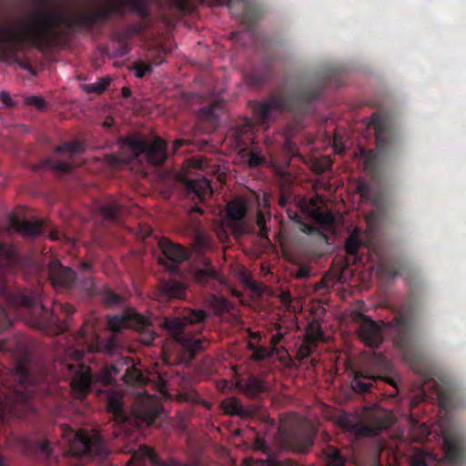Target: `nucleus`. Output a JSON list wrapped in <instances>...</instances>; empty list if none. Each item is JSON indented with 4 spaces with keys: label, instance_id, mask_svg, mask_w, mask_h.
I'll list each match as a JSON object with an SVG mask.
<instances>
[{
    "label": "nucleus",
    "instance_id": "nucleus-33",
    "mask_svg": "<svg viewBox=\"0 0 466 466\" xmlns=\"http://www.w3.org/2000/svg\"><path fill=\"white\" fill-rule=\"evenodd\" d=\"M187 291L182 281L167 280L162 283V292L168 298H184Z\"/></svg>",
    "mask_w": 466,
    "mask_h": 466
},
{
    "label": "nucleus",
    "instance_id": "nucleus-48",
    "mask_svg": "<svg viewBox=\"0 0 466 466\" xmlns=\"http://www.w3.org/2000/svg\"><path fill=\"white\" fill-rule=\"evenodd\" d=\"M25 103L26 105L35 106L38 109H46V103L43 96H38V95H31L30 96H25Z\"/></svg>",
    "mask_w": 466,
    "mask_h": 466
},
{
    "label": "nucleus",
    "instance_id": "nucleus-59",
    "mask_svg": "<svg viewBox=\"0 0 466 466\" xmlns=\"http://www.w3.org/2000/svg\"><path fill=\"white\" fill-rule=\"evenodd\" d=\"M310 271L307 267H299L297 271V278H309Z\"/></svg>",
    "mask_w": 466,
    "mask_h": 466
},
{
    "label": "nucleus",
    "instance_id": "nucleus-39",
    "mask_svg": "<svg viewBox=\"0 0 466 466\" xmlns=\"http://www.w3.org/2000/svg\"><path fill=\"white\" fill-rule=\"evenodd\" d=\"M111 82V76H102V78L97 79V81L95 83L82 85V89L86 92H96V94H102V92L106 91Z\"/></svg>",
    "mask_w": 466,
    "mask_h": 466
},
{
    "label": "nucleus",
    "instance_id": "nucleus-16",
    "mask_svg": "<svg viewBox=\"0 0 466 466\" xmlns=\"http://www.w3.org/2000/svg\"><path fill=\"white\" fill-rule=\"evenodd\" d=\"M48 278L56 289H70L74 288L77 275L72 268L63 267L60 261H51L48 267Z\"/></svg>",
    "mask_w": 466,
    "mask_h": 466
},
{
    "label": "nucleus",
    "instance_id": "nucleus-6",
    "mask_svg": "<svg viewBox=\"0 0 466 466\" xmlns=\"http://www.w3.org/2000/svg\"><path fill=\"white\" fill-rule=\"evenodd\" d=\"M208 312L203 309H192L186 316L181 318H164L161 320V326L171 335V337L179 342L182 347V357L187 360H193L198 352L207 349L209 341L206 338H195V336H187L184 334L187 323H197L207 319Z\"/></svg>",
    "mask_w": 466,
    "mask_h": 466
},
{
    "label": "nucleus",
    "instance_id": "nucleus-56",
    "mask_svg": "<svg viewBox=\"0 0 466 466\" xmlns=\"http://www.w3.org/2000/svg\"><path fill=\"white\" fill-rule=\"evenodd\" d=\"M214 305L219 308V309H228V300L224 299V297H215Z\"/></svg>",
    "mask_w": 466,
    "mask_h": 466
},
{
    "label": "nucleus",
    "instance_id": "nucleus-5",
    "mask_svg": "<svg viewBox=\"0 0 466 466\" xmlns=\"http://www.w3.org/2000/svg\"><path fill=\"white\" fill-rule=\"evenodd\" d=\"M13 378L17 381V385L9 387L4 398L0 399V419H3L6 409L21 417L35 410L33 405L35 379L25 361L17 363Z\"/></svg>",
    "mask_w": 466,
    "mask_h": 466
},
{
    "label": "nucleus",
    "instance_id": "nucleus-29",
    "mask_svg": "<svg viewBox=\"0 0 466 466\" xmlns=\"http://www.w3.org/2000/svg\"><path fill=\"white\" fill-rule=\"evenodd\" d=\"M403 270H405V265L400 259H384L377 268L378 274L386 279H395Z\"/></svg>",
    "mask_w": 466,
    "mask_h": 466
},
{
    "label": "nucleus",
    "instance_id": "nucleus-11",
    "mask_svg": "<svg viewBox=\"0 0 466 466\" xmlns=\"http://www.w3.org/2000/svg\"><path fill=\"white\" fill-rule=\"evenodd\" d=\"M444 459L449 466H465L466 440L461 432L442 430Z\"/></svg>",
    "mask_w": 466,
    "mask_h": 466
},
{
    "label": "nucleus",
    "instance_id": "nucleus-21",
    "mask_svg": "<svg viewBox=\"0 0 466 466\" xmlns=\"http://www.w3.org/2000/svg\"><path fill=\"white\" fill-rule=\"evenodd\" d=\"M393 423V419L389 414H375L366 424H360L358 431L363 435H378L383 429H389Z\"/></svg>",
    "mask_w": 466,
    "mask_h": 466
},
{
    "label": "nucleus",
    "instance_id": "nucleus-60",
    "mask_svg": "<svg viewBox=\"0 0 466 466\" xmlns=\"http://www.w3.org/2000/svg\"><path fill=\"white\" fill-rule=\"evenodd\" d=\"M39 448L43 452H46V454H51V443L50 441H47V440H46V441H42V443L39 445Z\"/></svg>",
    "mask_w": 466,
    "mask_h": 466
},
{
    "label": "nucleus",
    "instance_id": "nucleus-31",
    "mask_svg": "<svg viewBox=\"0 0 466 466\" xmlns=\"http://www.w3.org/2000/svg\"><path fill=\"white\" fill-rule=\"evenodd\" d=\"M221 409L228 415H238V417H250L252 410L244 408L241 400L237 397H228L220 403Z\"/></svg>",
    "mask_w": 466,
    "mask_h": 466
},
{
    "label": "nucleus",
    "instance_id": "nucleus-43",
    "mask_svg": "<svg viewBox=\"0 0 466 466\" xmlns=\"http://www.w3.org/2000/svg\"><path fill=\"white\" fill-rule=\"evenodd\" d=\"M356 191L360 194L361 198L365 199H370L372 196V188L371 185H370L369 181L363 180V178H360L357 181L356 185Z\"/></svg>",
    "mask_w": 466,
    "mask_h": 466
},
{
    "label": "nucleus",
    "instance_id": "nucleus-22",
    "mask_svg": "<svg viewBox=\"0 0 466 466\" xmlns=\"http://www.w3.org/2000/svg\"><path fill=\"white\" fill-rule=\"evenodd\" d=\"M7 66H11L23 77H32L37 76L40 70H43L45 65L43 61H33V59H5Z\"/></svg>",
    "mask_w": 466,
    "mask_h": 466
},
{
    "label": "nucleus",
    "instance_id": "nucleus-7",
    "mask_svg": "<svg viewBox=\"0 0 466 466\" xmlns=\"http://www.w3.org/2000/svg\"><path fill=\"white\" fill-rule=\"evenodd\" d=\"M120 144L123 148L130 151L129 158L142 156L151 166H162L168 157L167 142L159 136L153 139H146L141 136H126L121 137Z\"/></svg>",
    "mask_w": 466,
    "mask_h": 466
},
{
    "label": "nucleus",
    "instance_id": "nucleus-28",
    "mask_svg": "<svg viewBox=\"0 0 466 466\" xmlns=\"http://www.w3.org/2000/svg\"><path fill=\"white\" fill-rule=\"evenodd\" d=\"M193 278L202 286H215L216 282L219 281L218 273L210 261H205L202 268H197L193 272Z\"/></svg>",
    "mask_w": 466,
    "mask_h": 466
},
{
    "label": "nucleus",
    "instance_id": "nucleus-13",
    "mask_svg": "<svg viewBox=\"0 0 466 466\" xmlns=\"http://www.w3.org/2000/svg\"><path fill=\"white\" fill-rule=\"evenodd\" d=\"M162 411L161 404L155 395L138 393L132 405V417L137 423L152 425Z\"/></svg>",
    "mask_w": 466,
    "mask_h": 466
},
{
    "label": "nucleus",
    "instance_id": "nucleus-23",
    "mask_svg": "<svg viewBox=\"0 0 466 466\" xmlns=\"http://www.w3.org/2000/svg\"><path fill=\"white\" fill-rule=\"evenodd\" d=\"M370 124L375 131L377 147L379 148H386L390 141V137L384 116L376 112L372 114Z\"/></svg>",
    "mask_w": 466,
    "mask_h": 466
},
{
    "label": "nucleus",
    "instance_id": "nucleus-17",
    "mask_svg": "<svg viewBox=\"0 0 466 466\" xmlns=\"http://www.w3.org/2000/svg\"><path fill=\"white\" fill-rule=\"evenodd\" d=\"M360 318L361 321L358 329L359 337L369 347H373V349L380 347L384 340L380 324L364 314H360Z\"/></svg>",
    "mask_w": 466,
    "mask_h": 466
},
{
    "label": "nucleus",
    "instance_id": "nucleus-58",
    "mask_svg": "<svg viewBox=\"0 0 466 466\" xmlns=\"http://www.w3.org/2000/svg\"><path fill=\"white\" fill-rule=\"evenodd\" d=\"M145 25L143 24H134V25H131L128 30L130 33H133V35H138V33H142L144 31Z\"/></svg>",
    "mask_w": 466,
    "mask_h": 466
},
{
    "label": "nucleus",
    "instance_id": "nucleus-26",
    "mask_svg": "<svg viewBox=\"0 0 466 466\" xmlns=\"http://www.w3.org/2000/svg\"><path fill=\"white\" fill-rule=\"evenodd\" d=\"M323 331L320 326H316L310 332H307L302 343L297 350V357L299 359L309 358L314 352L319 339H322Z\"/></svg>",
    "mask_w": 466,
    "mask_h": 466
},
{
    "label": "nucleus",
    "instance_id": "nucleus-27",
    "mask_svg": "<svg viewBox=\"0 0 466 466\" xmlns=\"http://www.w3.org/2000/svg\"><path fill=\"white\" fill-rule=\"evenodd\" d=\"M226 212L228 218L231 221H234L236 230L244 231L242 220L248 212L247 205L243 204L241 200H231V202H228L226 206Z\"/></svg>",
    "mask_w": 466,
    "mask_h": 466
},
{
    "label": "nucleus",
    "instance_id": "nucleus-44",
    "mask_svg": "<svg viewBox=\"0 0 466 466\" xmlns=\"http://www.w3.org/2000/svg\"><path fill=\"white\" fill-rule=\"evenodd\" d=\"M361 241H360L358 236L350 234L345 242V249L348 254H357L360 247Z\"/></svg>",
    "mask_w": 466,
    "mask_h": 466
},
{
    "label": "nucleus",
    "instance_id": "nucleus-2",
    "mask_svg": "<svg viewBox=\"0 0 466 466\" xmlns=\"http://www.w3.org/2000/svg\"><path fill=\"white\" fill-rule=\"evenodd\" d=\"M284 84H293L294 87L289 93L285 91H274L270 93L267 100H251L248 106L254 116V119L244 116L237 124L233 130L237 143L241 145L245 143L244 135H248L252 130L254 122L258 125H268L272 119L273 110L298 111V106L301 103H310L320 96L326 86H341V69H325L310 76H295V78L284 79Z\"/></svg>",
    "mask_w": 466,
    "mask_h": 466
},
{
    "label": "nucleus",
    "instance_id": "nucleus-14",
    "mask_svg": "<svg viewBox=\"0 0 466 466\" xmlns=\"http://www.w3.org/2000/svg\"><path fill=\"white\" fill-rule=\"evenodd\" d=\"M158 247L163 254V258H159V262L172 274H177L180 268L179 264L187 260L190 253L185 246L171 241L168 238H160Z\"/></svg>",
    "mask_w": 466,
    "mask_h": 466
},
{
    "label": "nucleus",
    "instance_id": "nucleus-50",
    "mask_svg": "<svg viewBox=\"0 0 466 466\" xmlns=\"http://www.w3.org/2000/svg\"><path fill=\"white\" fill-rule=\"evenodd\" d=\"M261 466H297V463L292 461V460H276V458H270Z\"/></svg>",
    "mask_w": 466,
    "mask_h": 466
},
{
    "label": "nucleus",
    "instance_id": "nucleus-25",
    "mask_svg": "<svg viewBox=\"0 0 466 466\" xmlns=\"http://www.w3.org/2000/svg\"><path fill=\"white\" fill-rule=\"evenodd\" d=\"M107 410L112 414L114 420L119 425L127 423L131 419L126 412L121 395L118 393H109L106 400Z\"/></svg>",
    "mask_w": 466,
    "mask_h": 466
},
{
    "label": "nucleus",
    "instance_id": "nucleus-57",
    "mask_svg": "<svg viewBox=\"0 0 466 466\" xmlns=\"http://www.w3.org/2000/svg\"><path fill=\"white\" fill-rule=\"evenodd\" d=\"M0 99L5 106H15V105L10 93H8V91H5V90L0 91Z\"/></svg>",
    "mask_w": 466,
    "mask_h": 466
},
{
    "label": "nucleus",
    "instance_id": "nucleus-55",
    "mask_svg": "<svg viewBox=\"0 0 466 466\" xmlns=\"http://www.w3.org/2000/svg\"><path fill=\"white\" fill-rule=\"evenodd\" d=\"M286 214L289 216V218L292 221H295L299 225H301L302 222V216L299 214L298 210H294V208H291V207H288L286 208Z\"/></svg>",
    "mask_w": 466,
    "mask_h": 466
},
{
    "label": "nucleus",
    "instance_id": "nucleus-61",
    "mask_svg": "<svg viewBox=\"0 0 466 466\" xmlns=\"http://www.w3.org/2000/svg\"><path fill=\"white\" fill-rule=\"evenodd\" d=\"M79 268L81 270H93L94 266L93 263H90V261H81L79 263Z\"/></svg>",
    "mask_w": 466,
    "mask_h": 466
},
{
    "label": "nucleus",
    "instance_id": "nucleus-12",
    "mask_svg": "<svg viewBox=\"0 0 466 466\" xmlns=\"http://www.w3.org/2000/svg\"><path fill=\"white\" fill-rule=\"evenodd\" d=\"M386 327L393 329L395 331L393 337L394 344L403 352L406 359H410L414 341L411 321L409 316L399 314L390 322H387Z\"/></svg>",
    "mask_w": 466,
    "mask_h": 466
},
{
    "label": "nucleus",
    "instance_id": "nucleus-51",
    "mask_svg": "<svg viewBox=\"0 0 466 466\" xmlns=\"http://www.w3.org/2000/svg\"><path fill=\"white\" fill-rule=\"evenodd\" d=\"M300 230H302L304 233H307L308 235H323L321 230L319 229L317 226H312V224H307V222H304L302 217Z\"/></svg>",
    "mask_w": 466,
    "mask_h": 466
},
{
    "label": "nucleus",
    "instance_id": "nucleus-9",
    "mask_svg": "<svg viewBox=\"0 0 466 466\" xmlns=\"http://www.w3.org/2000/svg\"><path fill=\"white\" fill-rule=\"evenodd\" d=\"M370 369L371 370L368 371L355 372L354 378L351 380L352 390L359 393H367V391H370L373 381H378V380H382V381L396 386V382H394L393 379L385 377L386 372L390 370L391 364L390 360L384 357V355H381V353L375 355V357L371 359Z\"/></svg>",
    "mask_w": 466,
    "mask_h": 466
},
{
    "label": "nucleus",
    "instance_id": "nucleus-62",
    "mask_svg": "<svg viewBox=\"0 0 466 466\" xmlns=\"http://www.w3.org/2000/svg\"><path fill=\"white\" fill-rule=\"evenodd\" d=\"M187 139H177L173 142V152H177L179 150L180 147L182 145H185V143H187Z\"/></svg>",
    "mask_w": 466,
    "mask_h": 466
},
{
    "label": "nucleus",
    "instance_id": "nucleus-37",
    "mask_svg": "<svg viewBox=\"0 0 466 466\" xmlns=\"http://www.w3.org/2000/svg\"><path fill=\"white\" fill-rule=\"evenodd\" d=\"M101 299L106 307H118L124 303L125 299L114 292L110 287H104L100 292Z\"/></svg>",
    "mask_w": 466,
    "mask_h": 466
},
{
    "label": "nucleus",
    "instance_id": "nucleus-42",
    "mask_svg": "<svg viewBox=\"0 0 466 466\" xmlns=\"http://www.w3.org/2000/svg\"><path fill=\"white\" fill-rule=\"evenodd\" d=\"M364 168L370 172V174H377L379 170V161L374 151H370V153L365 155Z\"/></svg>",
    "mask_w": 466,
    "mask_h": 466
},
{
    "label": "nucleus",
    "instance_id": "nucleus-1",
    "mask_svg": "<svg viewBox=\"0 0 466 466\" xmlns=\"http://www.w3.org/2000/svg\"><path fill=\"white\" fill-rule=\"evenodd\" d=\"M148 320L134 309H125L120 314H115L107 319V326L110 333L106 338H101L95 330L94 322L86 320L80 329L73 335L75 346H69L66 349V354L69 358L75 359L76 364L64 361L63 365L72 375L71 389L74 396L76 398H85L91 390L93 383V374L90 367L80 363L86 350L89 352H107L112 354L116 350L118 342L116 332H120L126 327L131 329H142L147 325Z\"/></svg>",
    "mask_w": 466,
    "mask_h": 466
},
{
    "label": "nucleus",
    "instance_id": "nucleus-40",
    "mask_svg": "<svg viewBox=\"0 0 466 466\" xmlns=\"http://www.w3.org/2000/svg\"><path fill=\"white\" fill-rule=\"evenodd\" d=\"M124 380L127 384H146L147 379L145 375H143L140 370L135 369V367H131L130 369H127L124 373Z\"/></svg>",
    "mask_w": 466,
    "mask_h": 466
},
{
    "label": "nucleus",
    "instance_id": "nucleus-10",
    "mask_svg": "<svg viewBox=\"0 0 466 466\" xmlns=\"http://www.w3.org/2000/svg\"><path fill=\"white\" fill-rule=\"evenodd\" d=\"M279 434L283 447L305 454L315 442L316 432L309 424H296L291 428H280Z\"/></svg>",
    "mask_w": 466,
    "mask_h": 466
},
{
    "label": "nucleus",
    "instance_id": "nucleus-46",
    "mask_svg": "<svg viewBox=\"0 0 466 466\" xmlns=\"http://www.w3.org/2000/svg\"><path fill=\"white\" fill-rule=\"evenodd\" d=\"M249 348L252 350V358L256 359V360H263V359L268 358L270 356V351L268 348H263V346H254V344H249Z\"/></svg>",
    "mask_w": 466,
    "mask_h": 466
},
{
    "label": "nucleus",
    "instance_id": "nucleus-3",
    "mask_svg": "<svg viewBox=\"0 0 466 466\" xmlns=\"http://www.w3.org/2000/svg\"><path fill=\"white\" fill-rule=\"evenodd\" d=\"M47 0H39V45L50 43L57 36L59 28L92 29L98 23H106L113 15L125 17L127 7L140 17H147L148 5L146 0H115L104 3L97 8H89L80 14H63L59 10L46 7Z\"/></svg>",
    "mask_w": 466,
    "mask_h": 466
},
{
    "label": "nucleus",
    "instance_id": "nucleus-47",
    "mask_svg": "<svg viewBox=\"0 0 466 466\" xmlns=\"http://www.w3.org/2000/svg\"><path fill=\"white\" fill-rule=\"evenodd\" d=\"M153 466H188L185 465V463H181V461H177V460H161L158 457L157 453H156L155 450H153Z\"/></svg>",
    "mask_w": 466,
    "mask_h": 466
},
{
    "label": "nucleus",
    "instance_id": "nucleus-45",
    "mask_svg": "<svg viewBox=\"0 0 466 466\" xmlns=\"http://www.w3.org/2000/svg\"><path fill=\"white\" fill-rule=\"evenodd\" d=\"M132 69L134 70L135 76H137V77H144L147 72L152 70V66L146 65L144 61H140V59H138V61L134 62Z\"/></svg>",
    "mask_w": 466,
    "mask_h": 466
},
{
    "label": "nucleus",
    "instance_id": "nucleus-4",
    "mask_svg": "<svg viewBox=\"0 0 466 466\" xmlns=\"http://www.w3.org/2000/svg\"><path fill=\"white\" fill-rule=\"evenodd\" d=\"M15 262V248L10 244H0V330L11 327L22 313H29L34 325L46 329L50 327V310L43 302L40 289L11 292L4 280L5 269L12 268Z\"/></svg>",
    "mask_w": 466,
    "mask_h": 466
},
{
    "label": "nucleus",
    "instance_id": "nucleus-15",
    "mask_svg": "<svg viewBox=\"0 0 466 466\" xmlns=\"http://www.w3.org/2000/svg\"><path fill=\"white\" fill-rule=\"evenodd\" d=\"M234 1L235 0H218V4H226L228 9H233ZM242 2L244 5L242 14L240 15V21L248 31H251V29L255 28L258 21L261 19L264 10L259 5L252 3L251 0H242ZM172 3L181 11H187L189 6L188 0H172Z\"/></svg>",
    "mask_w": 466,
    "mask_h": 466
},
{
    "label": "nucleus",
    "instance_id": "nucleus-32",
    "mask_svg": "<svg viewBox=\"0 0 466 466\" xmlns=\"http://www.w3.org/2000/svg\"><path fill=\"white\" fill-rule=\"evenodd\" d=\"M310 216L319 226V228L323 234L322 237H326L323 230H331L335 222L334 214H332L330 210H327L326 212H323V210H312Z\"/></svg>",
    "mask_w": 466,
    "mask_h": 466
},
{
    "label": "nucleus",
    "instance_id": "nucleus-34",
    "mask_svg": "<svg viewBox=\"0 0 466 466\" xmlns=\"http://www.w3.org/2000/svg\"><path fill=\"white\" fill-rule=\"evenodd\" d=\"M42 167H48L49 168H53L56 172L63 174V172H70L73 166L70 161H66V159H61V157H48L42 165L35 166V168L38 170V168H42Z\"/></svg>",
    "mask_w": 466,
    "mask_h": 466
},
{
    "label": "nucleus",
    "instance_id": "nucleus-41",
    "mask_svg": "<svg viewBox=\"0 0 466 466\" xmlns=\"http://www.w3.org/2000/svg\"><path fill=\"white\" fill-rule=\"evenodd\" d=\"M81 150H83V144L80 141L65 142L55 149L57 154H67L69 157L78 154Z\"/></svg>",
    "mask_w": 466,
    "mask_h": 466
},
{
    "label": "nucleus",
    "instance_id": "nucleus-19",
    "mask_svg": "<svg viewBox=\"0 0 466 466\" xmlns=\"http://www.w3.org/2000/svg\"><path fill=\"white\" fill-rule=\"evenodd\" d=\"M236 388L249 398H259L260 394L268 390L265 380L257 375H248L246 379H238Z\"/></svg>",
    "mask_w": 466,
    "mask_h": 466
},
{
    "label": "nucleus",
    "instance_id": "nucleus-53",
    "mask_svg": "<svg viewBox=\"0 0 466 466\" xmlns=\"http://www.w3.org/2000/svg\"><path fill=\"white\" fill-rule=\"evenodd\" d=\"M82 288L86 291V293H97V288L93 279H86V280L82 281Z\"/></svg>",
    "mask_w": 466,
    "mask_h": 466
},
{
    "label": "nucleus",
    "instance_id": "nucleus-52",
    "mask_svg": "<svg viewBox=\"0 0 466 466\" xmlns=\"http://www.w3.org/2000/svg\"><path fill=\"white\" fill-rule=\"evenodd\" d=\"M257 224L259 228V236L261 238H268V230L267 227V222L263 216H258L257 218Z\"/></svg>",
    "mask_w": 466,
    "mask_h": 466
},
{
    "label": "nucleus",
    "instance_id": "nucleus-30",
    "mask_svg": "<svg viewBox=\"0 0 466 466\" xmlns=\"http://www.w3.org/2000/svg\"><path fill=\"white\" fill-rule=\"evenodd\" d=\"M321 456L325 466H346V458L337 446L326 444L321 450Z\"/></svg>",
    "mask_w": 466,
    "mask_h": 466
},
{
    "label": "nucleus",
    "instance_id": "nucleus-36",
    "mask_svg": "<svg viewBox=\"0 0 466 466\" xmlns=\"http://www.w3.org/2000/svg\"><path fill=\"white\" fill-rule=\"evenodd\" d=\"M440 462L439 458L432 453H427V451H416L412 456L410 466H431V464H438Z\"/></svg>",
    "mask_w": 466,
    "mask_h": 466
},
{
    "label": "nucleus",
    "instance_id": "nucleus-35",
    "mask_svg": "<svg viewBox=\"0 0 466 466\" xmlns=\"http://www.w3.org/2000/svg\"><path fill=\"white\" fill-rule=\"evenodd\" d=\"M222 108L223 102H221V100H214L211 104L201 106L198 110V115L203 119L214 121V119L219 116Z\"/></svg>",
    "mask_w": 466,
    "mask_h": 466
},
{
    "label": "nucleus",
    "instance_id": "nucleus-49",
    "mask_svg": "<svg viewBox=\"0 0 466 466\" xmlns=\"http://www.w3.org/2000/svg\"><path fill=\"white\" fill-rule=\"evenodd\" d=\"M438 399H439V406L441 409L443 410H450L452 409V400L451 395L446 392H440L438 393Z\"/></svg>",
    "mask_w": 466,
    "mask_h": 466
},
{
    "label": "nucleus",
    "instance_id": "nucleus-63",
    "mask_svg": "<svg viewBox=\"0 0 466 466\" xmlns=\"http://www.w3.org/2000/svg\"><path fill=\"white\" fill-rule=\"evenodd\" d=\"M289 202V197L285 195V193H281L278 199V204L282 206V208H285Z\"/></svg>",
    "mask_w": 466,
    "mask_h": 466
},
{
    "label": "nucleus",
    "instance_id": "nucleus-54",
    "mask_svg": "<svg viewBox=\"0 0 466 466\" xmlns=\"http://www.w3.org/2000/svg\"><path fill=\"white\" fill-rule=\"evenodd\" d=\"M263 156L259 155V153H250L248 157V165L250 167L260 166L264 162Z\"/></svg>",
    "mask_w": 466,
    "mask_h": 466
},
{
    "label": "nucleus",
    "instance_id": "nucleus-8",
    "mask_svg": "<svg viewBox=\"0 0 466 466\" xmlns=\"http://www.w3.org/2000/svg\"><path fill=\"white\" fill-rule=\"evenodd\" d=\"M59 431L66 439L72 451L79 456H106L107 451L100 434L86 431L74 432L66 424H60Z\"/></svg>",
    "mask_w": 466,
    "mask_h": 466
},
{
    "label": "nucleus",
    "instance_id": "nucleus-38",
    "mask_svg": "<svg viewBox=\"0 0 466 466\" xmlns=\"http://www.w3.org/2000/svg\"><path fill=\"white\" fill-rule=\"evenodd\" d=\"M123 211H125V205L119 204V202H111L110 204L102 205L100 208L102 216L108 218V219H118Z\"/></svg>",
    "mask_w": 466,
    "mask_h": 466
},
{
    "label": "nucleus",
    "instance_id": "nucleus-64",
    "mask_svg": "<svg viewBox=\"0 0 466 466\" xmlns=\"http://www.w3.org/2000/svg\"><path fill=\"white\" fill-rule=\"evenodd\" d=\"M121 95L124 96V97H130V96H132V90H130L129 86H124L121 88Z\"/></svg>",
    "mask_w": 466,
    "mask_h": 466
},
{
    "label": "nucleus",
    "instance_id": "nucleus-18",
    "mask_svg": "<svg viewBox=\"0 0 466 466\" xmlns=\"http://www.w3.org/2000/svg\"><path fill=\"white\" fill-rule=\"evenodd\" d=\"M276 73L272 61H261L258 65L253 66L250 70L246 73V79L251 87H260L265 82L272 79Z\"/></svg>",
    "mask_w": 466,
    "mask_h": 466
},
{
    "label": "nucleus",
    "instance_id": "nucleus-20",
    "mask_svg": "<svg viewBox=\"0 0 466 466\" xmlns=\"http://www.w3.org/2000/svg\"><path fill=\"white\" fill-rule=\"evenodd\" d=\"M184 188L189 198H198L200 201H204L208 194H212L213 188L210 181L204 177L199 178H185L183 180Z\"/></svg>",
    "mask_w": 466,
    "mask_h": 466
},
{
    "label": "nucleus",
    "instance_id": "nucleus-24",
    "mask_svg": "<svg viewBox=\"0 0 466 466\" xmlns=\"http://www.w3.org/2000/svg\"><path fill=\"white\" fill-rule=\"evenodd\" d=\"M10 223L15 230L20 231L25 237H37L43 231L42 220H27V218L12 216Z\"/></svg>",
    "mask_w": 466,
    "mask_h": 466
}]
</instances>
